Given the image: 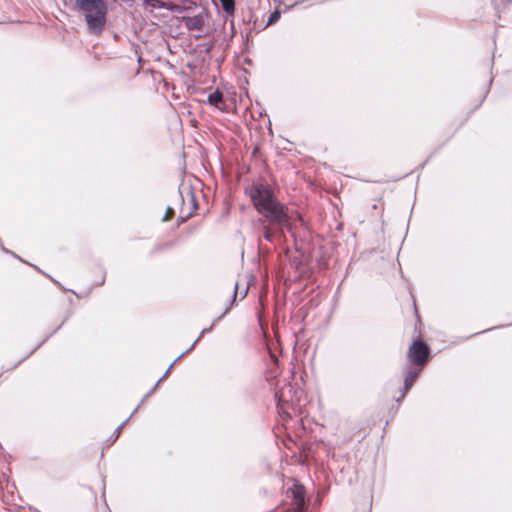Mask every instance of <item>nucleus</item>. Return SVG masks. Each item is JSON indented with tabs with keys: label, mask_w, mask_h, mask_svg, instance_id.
<instances>
[{
	"label": "nucleus",
	"mask_w": 512,
	"mask_h": 512,
	"mask_svg": "<svg viewBox=\"0 0 512 512\" xmlns=\"http://www.w3.org/2000/svg\"><path fill=\"white\" fill-rule=\"evenodd\" d=\"M248 195L257 212L269 225L277 227L280 234L286 230L294 236L296 219L289 214L288 208L276 198L268 185L255 184L248 190Z\"/></svg>",
	"instance_id": "nucleus-1"
},
{
	"label": "nucleus",
	"mask_w": 512,
	"mask_h": 512,
	"mask_svg": "<svg viewBox=\"0 0 512 512\" xmlns=\"http://www.w3.org/2000/svg\"><path fill=\"white\" fill-rule=\"evenodd\" d=\"M77 9L85 16L89 32L99 35L106 25L107 6L103 0H75Z\"/></svg>",
	"instance_id": "nucleus-2"
},
{
	"label": "nucleus",
	"mask_w": 512,
	"mask_h": 512,
	"mask_svg": "<svg viewBox=\"0 0 512 512\" xmlns=\"http://www.w3.org/2000/svg\"><path fill=\"white\" fill-rule=\"evenodd\" d=\"M430 349L422 340H415L409 348L408 358L416 366L422 367L429 358Z\"/></svg>",
	"instance_id": "nucleus-3"
},
{
	"label": "nucleus",
	"mask_w": 512,
	"mask_h": 512,
	"mask_svg": "<svg viewBox=\"0 0 512 512\" xmlns=\"http://www.w3.org/2000/svg\"><path fill=\"white\" fill-rule=\"evenodd\" d=\"M421 372V367H412L411 365H407L404 369V386L402 389V398L405 397L407 392L411 389L414 382L418 378Z\"/></svg>",
	"instance_id": "nucleus-4"
},
{
	"label": "nucleus",
	"mask_w": 512,
	"mask_h": 512,
	"mask_svg": "<svg viewBox=\"0 0 512 512\" xmlns=\"http://www.w3.org/2000/svg\"><path fill=\"white\" fill-rule=\"evenodd\" d=\"M237 293H238V283L236 282V283H235V285H234V294H233V297H232V299H231L230 304L226 307V309H225L224 313H223V314H221L219 317H217V318L213 321V323L211 324V326H210V327H208V328H204V329L201 331V333H200V335L198 336V338H197V339H196V340L191 344V346H190L188 349H186V350L182 353V355H185V354H187L188 352H190V351L195 347L196 343H197V342H198V341H199V340H200V339H201V338H202L206 333H208V332H210V331L212 330V328H213L214 324H215L219 319H221L225 313H227V312L230 310V308H231V306H232L233 302L235 301V298H236V296H237Z\"/></svg>",
	"instance_id": "nucleus-5"
},
{
	"label": "nucleus",
	"mask_w": 512,
	"mask_h": 512,
	"mask_svg": "<svg viewBox=\"0 0 512 512\" xmlns=\"http://www.w3.org/2000/svg\"><path fill=\"white\" fill-rule=\"evenodd\" d=\"M143 6L153 9H167L172 12H180V8L173 3H165L162 0H143Z\"/></svg>",
	"instance_id": "nucleus-6"
},
{
	"label": "nucleus",
	"mask_w": 512,
	"mask_h": 512,
	"mask_svg": "<svg viewBox=\"0 0 512 512\" xmlns=\"http://www.w3.org/2000/svg\"><path fill=\"white\" fill-rule=\"evenodd\" d=\"M184 23L187 29L190 31L201 30L204 25V20L201 15H195L192 17H185Z\"/></svg>",
	"instance_id": "nucleus-7"
},
{
	"label": "nucleus",
	"mask_w": 512,
	"mask_h": 512,
	"mask_svg": "<svg viewBox=\"0 0 512 512\" xmlns=\"http://www.w3.org/2000/svg\"><path fill=\"white\" fill-rule=\"evenodd\" d=\"M285 233V231L283 232ZM284 234L278 233V228L268 224L264 227L263 238L268 242H274L276 239H281Z\"/></svg>",
	"instance_id": "nucleus-8"
},
{
	"label": "nucleus",
	"mask_w": 512,
	"mask_h": 512,
	"mask_svg": "<svg viewBox=\"0 0 512 512\" xmlns=\"http://www.w3.org/2000/svg\"><path fill=\"white\" fill-rule=\"evenodd\" d=\"M186 195L189 197L191 203V211H189L186 216H181V222H185L190 216H192L193 212L197 209V201L195 195L191 189H188Z\"/></svg>",
	"instance_id": "nucleus-9"
},
{
	"label": "nucleus",
	"mask_w": 512,
	"mask_h": 512,
	"mask_svg": "<svg viewBox=\"0 0 512 512\" xmlns=\"http://www.w3.org/2000/svg\"><path fill=\"white\" fill-rule=\"evenodd\" d=\"M184 355H182V353L170 364V366L168 367V369L165 371V373L163 374V376L158 380V382L153 386V388L143 397V399L141 400L140 404H143L145 402V400L154 392V390L156 389V387L158 386V384L169 374L170 370L172 369V367L174 366V364L180 359L182 358Z\"/></svg>",
	"instance_id": "nucleus-10"
},
{
	"label": "nucleus",
	"mask_w": 512,
	"mask_h": 512,
	"mask_svg": "<svg viewBox=\"0 0 512 512\" xmlns=\"http://www.w3.org/2000/svg\"><path fill=\"white\" fill-rule=\"evenodd\" d=\"M208 103L219 108V105L221 103H223V94H222V92L216 90L213 93H211L208 96Z\"/></svg>",
	"instance_id": "nucleus-11"
},
{
	"label": "nucleus",
	"mask_w": 512,
	"mask_h": 512,
	"mask_svg": "<svg viewBox=\"0 0 512 512\" xmlns=\"http://www.w3.org/2000/svg\"><path fill=\"white\" fill-rule=\"evenodd\" d=\"M294 498H295V504H296L297 510L299 512H302L305 507V500H304L302 491L300 489H297L294 492Z\"/></svg>",
	"instance_id": "nucleus-12"
},
{
	"label": "nucleus",
	"mask_w": 512,
	"mask_h": 512,
	"mask_svg": "<svg viewBox=\"0 0 512 512\" xmlns=\"http://www.w3.org/2000/svg\"><path fill=\"white\" fill-rule=\"evenodd\" d=\"M141 405H142V404H139V405L134 409V411L131 413V415H130V416H129L125 421H123V422H122V423H121V424H120V425L115 429V431H114V433H113V437H114V438H113V441H115V440L119 437V435H120V433H121L122 429H123V428L125 427V425L129 422V420L132 418V416H133V415L138 411V409H139V407H140Z\"/></svg>",
	"instance_id": "nucleus-13"
},
{
	"label": "nucleus",
	"mask_w": 512,
	"mask_h": 512,
	"mask_svg": "<svg viewBox=\"0 0 512 512\" xmlns=\"http://www.w3.org/2000/svg\"><path fill=\"white\" fill-rule=\"evenodd\" d=\"M223 10L232 14L235 10V1L234 0H220Z\"/></svg>",
	"instance_id": "nucleus-14"
},
{
	"label": "nucleus",
	"mask_w": 512,
	"mask_h": 512,
	"mask_svg": "<svg viewBox=\"0 0 512 512\" xmlns=\"http://www.w3.org/2000/svg\"><path fill=\"white\" fill-rule=\"evenodd\" d=\"M275 398L277 399V406L279 409L283 408V404L287 401L284 396V391L276 392Z\"/></svg>",
	"instance_id": "nucleus-15"
},
{
	"label": "nucleus",
	"mask_w": 512,
	"mask_h": 512,
	"mask_svg": "<svg viewBox=\"0 0 512 512\" xmlns=\"http://www.w3.org/2000/svg\"><path fill=\"white\" fill-rule=\"evenodd\" d=\"M495 7L500 10L502 7L503 9L510 3H512V0H493Z\"/></svg>",
	"instance_id": "nucleus-16"
},
{
	"label": "nucleus",
	"mask_w": 512,
	"mask_h": 512,
	"mask_svg": "<svg viewBox=\"0 0 512 512\" xmlns=\"http://www.w3.org/2000/svg\"><path fill=\"white\" fill-rule=\"evenodd\" d=\"M279 18H280V12H279V11H274V12L270 15V17H269L268 24H273V23H275Z\"/></svg>",
	"instance_id": "nucleus-17"
},
{
	"label": "nucleus",
	"mask_w": 512,
	"mask_h": 512,
	"mask_svg": "<svg viewBox=\"0 0 512 512\" xmlns=\"http://www.w3.org/2000/svg\"><path fill=\"white\" fill-rule=\"evenodd\" d=\"M173 214H174V210H173V208H171V207H167V209H166V211H165V214H164V216H163V221H168V220H170V219L172 218Z\"/></svg>",
	"instance_id": "nucleus-18"
},
{
	"label": "nucleus",
	"mask_w": 512,
	"mask_h": 512,
	"mask_svg": "<svg viewBox=\"0 0 512 512\" xmlns=\"http://www.w3.org/2000/svg\"><path fill=\"white\" fill-rule=\"evenodd\" d=\"M248 293V287H246L243 291H241L242 298H244Z\"/></svg>",
	"instance_id": "nucleus-19"
},
{
	"label": "nucleus",
	"mask_w": 512,
	"mask_h": 512,
	"mask_svg": "<svg viewBox=\"0 0 512 512\" xmlns=\"http://www.w3.org/2000/svg\"><path fill=\"white\" fill-rule=\"evenodd\" d=\"M403 399H404V398H402V394H401V395H400V397H398V398L396 399V401H397V402H400V401H402Z\"/></svg>",
	"instance_id": "nucleus-20"
}]
</instances>
